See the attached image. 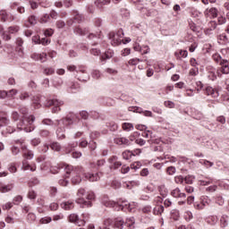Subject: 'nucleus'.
I'll return each instance as SVG.
<instances>
[{
  "label": "nucleus",
  "mask_w": 229,
  "mask_h": 229,
  "mask_svg": "<svg viewBox=\"0 0 229 229\" xmlns=\"http://www.w3.org/2000/svg\"><path fill=\"white\" fill-rule=\"evenodd\" d=\"M15 187V184L13 182H10L8 184H4L3 182L0 183V192L6 193L10 192L11 191H13V188Z\"/></svg>",
  "instance_id": "4468645a"
},
{
  "label": "nucleus",
  "mask_w": 229,
  "mask_h": 229,
  "mask_svg": "<svg viewBox=\"0 0 229 229\" xmlns=\"http://www.w3.org/2000/svg\"><path fill=\"white\" fill-rule=\"evenodd\" d=\"M64 105V101L58 99H50L47 102L46 106H54L52 108L53 114H56V112L60 111V106Z\"/></svg>",
  "instance_id": "6e6552de"
},
{
  "label": "nucleus",
  "mask_w": 229,
  "mask_h": 229,
  "mask_svg": "<svg viewBox=\"0 0 229 229\" xmlns=\"http://www.w3.org/2000/svg\"><path fill=\"white\" fill-rule=\"evenodd\" d=\"M105 71L107 72V74H111L112 76H115V74H117V70L115 69L106 68Z\"/></svg>",
  "instance_id": "338daca9"
},
{
  "label": "nucleus",
  "mask_w": 229,
  "mask_h": 229,
  "mask_svg": "<svg viewBox=\"0 0 229 229\" xmlns=\"http://www.w3.org/2000/svg\"><path fill=\"white\" fill-rule=\"evenodd\" d=\"M91 76L95 80H99L101 78V72H99V70H93L91 72Z\"/></svg>",
  "instance_id": "37998d69"
},
{
  "label": "nucleus",
  "mask_w": 229,
  "mask_h": 229,
  "mask_svg": "<svg viewBox=\"0 0 229 229\" xmlns=\"http://www.w3.org/2000/svg\"><path fill=\"white\" fill-rule=\"evenodd\" d=\"M20 112L23 116L20 123L17 124L18 130H23L26 131V133L33 131V130H35V125H33V123H35V116H28V108L26 107H21Z\"/></svg>",
  "instance_id": "f257e3e1"
},
{
  "label": "nucleus",
  "mask_w": 229,
  "mask_h": 229,
  "mask_svg": "<svg viewBox=\"0 0 229 229\" xmlns=\"http://www.w3.org/2000/svg\"><path fill=\"white\" fill-rule=\"evenodd\" d=\"M28 21L31 26H35V24H37V18L33 15L29 17Z\"/></svg>",
  "instance_id": "774afa93"
},
{
  "label": "nucleus",
  "mask_w": 229,
  "mask_h": 229,
  "mask_svg": "<svg viewBox=\"0 0 229 229\" xmlns=\"http://www.w3.org/2000/svg\"><path fill=\"white\" fill-rule=\"evenodd\" d=\"M67 71L70 72H76L75 78L79 80V81H83L87 83L88 81L90 80V75L87 72V67L83 65H79L78 67L74 64H70L67 66Z\"/></svg>",
  "instance_id": "7ed1b4c3"
},
{
  "label": "nucleus",
  "mask_w": 229,
  "mask_h": 229,
  "mask_svg": "<svg viewBox=\"0 0 229 229\" xmlns=\"http://www.w3.org/2000/svg\"><path fill=\"white\" fill-rule=\"evenodd\" d=\"M86 196V199L84 198ZM95 195L93 192H89L87 194V191H85V189L81 188L77 191V198L75 199V202L80 205L82 208L92 207V202L90 200L94 199Z\"/></svg>",
  "instance_id": "f03ea898"
},
{
  "label": "nucleus",
  "mask_w": 229,
  "mask_h": 229,
  "mask_svg": "<svg viewBox=\"0 0 229 229\" xmlns=\"http://www.w3.org/2000/svg\"><path fill=\"white\" fill-rule=\"evenodd\" d=\"M52 221L53 218H51V216H45L39 220V223L40 225H49V223H51Z\"/></svg>",
  "instance_id": "ea45409f"
},
{
  "label": "nucleus",
  "mask_w": 229,
  "mask_h": 229,
  "mask_svg": "<svg viewBox=\"0 0 229 229\" xmlns=\"http://www.w3.org/2000/svg\"><path fill=\"white\" fill-rule=\"evenodd\" d=\"M70 223H76L79 226H85V220H80L77 214H71L69 216Z\"/></svg>",
  "instance_id": "2eb2a0df"
},
{
  "label": "nucleus",
  "mask_w": 229,
  "mask_h": 229,
  "mask_svg": "<svg viewBox=\"0 0 229 229\" xmlns=\"http://www.w3.org/2000/svg\"><path fill=\"white\" fill-rule=\"evenodd\" d=\"M153 213L155 216H162L164 214V206L157 205L153 209Z\"/></svg>",
  "instance_id": "cd10ccee"
},
{
  "label": "nucleus",
  "mask_w": 229,
  "mask_h": 229,
  "mask_svg": "<svg viewBox=\"0 0 229 229\" xmlns=\"http://www.w3.org/2000/svg\"><path fill=\"white\" fill-rule=\"evenodd\" d=\"M204 94H206V96H211V98H219V91L210 86L204 89Z\"/></svg>",
  "instance_id": "ddd939ff"
},
{
  "label": "nucleus",
  "mask_w": 229,
  "mask_h": 229,
  "mask_svg": "<svg viewBox=\"0 0 229 229\" xmlns=\"http://www.w3.org/2000/svg\"><path fill=\"white\" fill-rule=\"evenodd\" d=\"M64 171H65V175H64L65 178H70L74 174H80V173H83V167L77 166L74 168V166L71 165H67L64 167Z\"/></svg>",
  "instance_id": "0eeeda50"
},
{
  "label": "nucleus",
  "mask_w": 229,
  "mask_h": 229,
  "mask_svg": "<svg viewBox=\"0 0 229 229\" xmlns=\"http://www.w3.org/2000/svg\"><path fill=\"white\" fill-rule=\"evenodd\" d=\"M10 123V120L6 116H0V128L1 126H6Z\"/></svg>",
  "instance_id": "c03bdc74"
},
{
  "label": "nucleus",
  "mask_w": 229,
  "mask_h": 229,
  "mask_svg": "<svg viewBox=\"0 0 229 229\" xmlns=\"http://www.w3.org/2000/svg\"><path fill=\"white\" fill-rule=\"evenodd\" d=\"M212 58L215 62H216V64H220L221 65V62H223V59L219 54L213 55Z\"/></svg>",
  "instance_id": "09e8293b"
},
{
  "label": "nucleus",
  "mask_w": 229,
  "mask_h": 229,
  "mask_svg": "<svg viewBox=\"0 0 229 229\" xmlns=\"http://www.w3.org/2000/svg\"><path fill=\"white\" fill-rule=\"evenodd\" d=\"M184 182L185 183H187L188 185H191V183H193L194 182V176L192 175H188L184 178Z\"/></svg>",
  "instance_id": "de8ad7c7"
},
{
  "label": "nucleus",
  "mask_w": 229,
  "mask_h": 229,
  "mask_svg": "<svg viewBox=\"0 0 229 229\" xmlns=\"http://www.w3.org/2000/svg\"><path fill=\"white\" fill-rule=\"evenodd\" d=\"M125 225H127V226L130 229H134L135 228V218L133 216L127 218Z\"/></svg>",
  "instance_id": "7c9ffc66"
},
{
  "label": "nucleus",
  "mask_w": 229,
  "mask_h": 229,
  "mask_svg": "<svg viewBox=\"0 0 229 229\" xmlns=\"http://www.w3.org/2000/svg\"><path fill=\"white\" fill-rule=\"evenodd\" d=\"M217 221H219V218L216 216H211L207 218L208 225H211V226L217 225Z\"/></svg>",
  "instance_id": "c85d7f7f"
},
{
  "label": "nucleus",
  "mask_w": 229,
  "mask_h": 229,
  "mask_svg": "<svg viewBox=\"0 0 229 229\" xmlns=\"http://www.w3.org/2000/svg\"><path fill=\"white\" fill-rule=\"evenodd\" d=\"M208 78L211 80V81H215L217 79V75L216 74V69H212L208 72Z\"/></svg>",
  "instance_id": "c9c22d12"
},
{
  "label": "nucleus",
  "mask_w": 229,
  "mask_h": 229,
  "mask_svg": "<svg viewBox=\"0 0 229 229\" xmlns=\"http://www.w3.org/2000/svg\"><path fill=\"white\" fill-rule=\"evenodd\" d=\"M40 138H34L30 140L31 146L37 147L38 144H40Z\"/></svg>",
  "instance_id": "680f3d73"
},
{
  "label": "nucleus",
  "mask_w": 229,
  "mask_h": 229,
  "mask_svg": "<svg viewBox=\"0 0 229 229\" xmlns=\"http://www.w3.org/2000/svg\"><path fill=\"white\" fill-rule=\"evenodd\" d=\"M166 173L170 176H173V174H174L176 173V168L174 166H168L166 168Z\"/></svg>",
  "instance_id": "8fccbe9b"
},
{
  "label": "nucleus",
  "mask_w": 229,
  "mask_h": 229,
  "mask_svg": "<svg viewBox=\"0 0 229 229\" xmlns=\"http://www.w3.org/2000/svg\"><path fill=\"white\" fill-rule=\"evenodd\" d=\"M140 135V133L135 131L129 137V141L131 143L133 141L137 142V138Z\"/></svg>",
  "instance_id": "a18cd8bd"
},
{
  "label": "nucleus",
  "mask_w": 229,
  "mask_h": 229,
  "mask_svg": "<svg viewBox=\"0 0 229 229\" xmlns=\"http://www.w3.org/2000/svg\"><path fill=\"white\" fill-rule=\"evenodd\" d=\"M104 205L105 207L114 208L115 205H117V203H115L114 200H106L104 201Z\"/></svg>",
  "instance_id": "864d4df0"
},
{
  "label": "nucleus",
  "mask_w": 229,
  "mask_h": 229,
  "mask_svg": "<svg viewBox=\"0 0 229 229\" xmlns=\"http://www.w3.org/2000/svg\"><path fill=\"white\" fill-rule=\"evenodd\" d=\"M51 167V162L49 161L43 162L40 165V170L42 171V173H50Z\"/></svg>",
  "instance_id": "aec40b11"
},
{
  "label": "nucleus",
  "mask_w": 229,
  "mask_h": 229,
  "mask_svg": "<svg viewBox=\"0 0 229 229\" xmlns=\"http://www.w3.org/2000/svg\"><path fill=\"white\" fill-rule=\"evenodd\" d=\"M193 207L196 210H203V208H205L203 204H201L200 201L199 202H194Z\"/></svg>",
  "instance_id": "13d9d810"
},
{
  "label": "nucleus",
  "mask_w": 229,
  "mask_h": 229,
  "mask_svg": "<svg viewBox=\"0 0 229 229\" xmlns=\"http://www.w3.org/2000/svg\"><path fill=\"white\" fill-rule=\"evenodd\" d=\"M139 62H142V60H140L139 58H132V59L129 60V65H137L139 64Z\"/></svg>",
  "instance_id": "0e129e2a"
},
{
  "label": "nucleus",
  "mask_w": 229,
  "mask_h": 229,
  "mask_svg": "<svg viewBox=\"0 0 229 229\" xmlns=\"http://www.w3.org/2000/svg\"><path fill=\"white\" fill-rule=\"evenodd\" d=\"M114 57V50L108 49L100 56L101 62H106V60H110Z\"/></svg>",
  "instance_id": "a211bd4d"
},
{
  "label": "nucleus",
  "mask_w": 229,
  "mask_h": 229,
  "mask_svg": "<svg viewBox=\"0 0 229 229\" xmlns=\"http://www.w3.org/2000/svg\"><path fill=\"white\" fill-rule=\"evenodd\" d=\"M76 148V144H69L68 147L65 148L64 153H66V155H69V153H71V151H72V148Z\"/></svg>",
  "instance_id": "6e6d98bb"
},
{
  "label": "nucleus",
  "mask_w": 229,
  "mask_h": 229,
  "mask_svg": "<svg viewBox=\"0 0 229 229\" xmlns=\"http://www.w3.org/2000/svg\"><path fill=\"white\" fill-rule=\"evenodd\" d=\"M114 143L118 146H130L131 144L130 140L126 138H115Z\"/></svg>",
  "instance_id": "6ab92c4d"
},
{
  "label": "nucleus",
  "mask_w": 229,
  "mask_h": 229,
  "mask_svg": "<svg viewBox=\"0 0 229 229\" xmlns=\"http://www.w3.org/2000/svg\"><path fill=\"white\" fill-rule=\"evenodd\" d=\"M51 149H53V151H60L62 149V146H60V143L58 142H53L50 145Z\"/></svg>",
  "instance_id": "79ce46f5"
},
{
  "label": "nucleus",
  "mask_w": 229,
  "mask_h": 229,
  "mask_svg": "<svg viewBox=\"0 0 229 229\" xmlns=\"http://www.w3.org/2000/svg\"><path fill=\"white\" fill-rule=\"evenodd\" d=\"M207 192H216L217 191V185H211L206 188Z\"/></svg>",
  "instance_id": "69168bd1"
},
{
  "label": "nucleus",
  "mask_w": 229,
  "mask_h": 229,
  "mask_svg": "<svg viewBox=\"0 0 229 229\" xmlns=\"http://www.w3.org/2000/svg\"><path fill=\"white\" fill-rule=\"evenodd\" d=\"M61 207L64 208V210H72L74 208V202L68 200L61 203Z\"/></svg>",
  "instance_id": "4be33fe9"
},
{
  "label": "nucleus",
  "mask_w": 229,
  "mask_h": 229,
  "mask_svg": "<svg viewBox=\"0 0 229 229\" xmlns=\"http://www.w3.org/2000/svg\"><path fill=\"white\" fill-rule=\"evenodd\" d=\"M199 164H201V165H205L207 167V169H208L209 167H212L214 165V163H212L207 159H200Z\"/></svg>",
  "instance_id": "f704fd0d"
},
{
  "label": "nucleus",
  "mask_w": 229,
  "mask_h": 229,
  "mask_svg": "<svg viewBox=\"0 0 229 229\" xmlns=\"http://www.w3.org/2000/svg\"><path fill=\"white\" fill-rule=\"evenodd\" d=\"M171 215L173 219H174V221H178V217H180V212L178 210L176 209L172 210Z\"/></svg>",
  "instance_id": "3c124183"
},
{
  "label": "nucleus",
  "mask_w": 229,
  "mask_h": 229,
  "mask_svg": "<svg viewBox=\"0 0 229 229\" xmlns=\"http://www.w3.org/2000/svg\"><path fill=\"white\" fill-rule=\"evenodd\" d=\"M72 123L73 121H72V118L71 117L64 118L57 122L58 128L56 131V134L58 139H65V134L64 133L65 131V127L71 126Z\"/></svg>",
  "instance_id": "39448f33"
},
{
  "label": "nucleus",
  "mask_w": 229,
  "mask_h": 229,
  "mask_svg": "<svg viewBox=\"0 0 229 229\" xmlns=\"http://www.w3.org/2000/svg\"><path fill=\"white\" fill-rule=\"evenodd\" d=\"M16 144H21V149L23 151V157L27 158V160H31L35 155L33 154V151L28 150V147L24 144V140H16Z\"/></svg>",
  "instance_id": "1a4fd4ad"
},
{
  "label": "nucleus",
  "mask_w": 229,
  "mask_h": 229,
  "mask_svg": "<svg viewBox=\"0 0 229 229\" xmlns=\"http://www.w3.org/2000/svg\"><path fill=\"white\" fill-rule=\"evenodd\" d=\"M131 157H133V153L131 151H124L123 153V157L124 158V160H130Z\"/></svg>",
  "instance_id": "49530a36"
},
{
  "label": "nucleus",
  "mask_w": 229,
  "mask_h": 229,
  "mask_svg": "<svg viewBox=\"0 0 229 229\" xmlns=\"http://www.w3.org/2000/svg\"><path fill=\"white\" fill-rule=\"evenodd\" d=\"M84 171L83 172H80L79 174H75L73 175H72V182L74 184V185H78V183H81V174H83Z\"/></svg>",
  "instance_id": "412c9836"
},
{
  "label": "nucleus",
  "mask_w": 229,
  "mask_h": 229,
  "mask_svg": "<svg viewBox=\"0 0 229 229\" xmlns=\"http://www.w3.org/2000/svg\"><path fill=\"white\" fill-rule=\"evenodd\" d=\"M171 196H173V198H181L182 199H185V198H187V195L182 192L180 188H175L174 191H172Z\"/></svg>",
  "instance_id": "dca6fc26"
},
{
  "label": "nucleus",
  "mask_w": 229,
  "mask_h": 229,
  "mask_svg": "<svg viewBox=\"0 0 229 229\" xmlns=\"http://www.w3.org/2000/svg\"><path fill=\"white\" fill-rule=\"evenodd\" d=\"M108 164H109V168L113 169L115 171L116 169H119L121 165H123V163L119 161V157L117 156H113L108 158Z\"/></svg>",
  "instance_id": "9b49d317"
},
{
  "label": "nucleus",
  "mask_w": 229,
  "mask_h": 229,
  "mask_svg": "<svg viewBox=\"0 0 229 229\" xmlns=\"http://www.w3.org/2000/svg\"><path fill=\"white\" fill-rule=\"evenodd\" d=\"M88 38H89V40H98L97 42L93 43L92 46H98V44L99 43V40H101V35H96L94 33H90L88 36Z\"/></svg>",
  "instance_id": "a878e982"
},
{
  "label": "nucleus",
  "mask_w": 229,
  "mask_h": 229,
  "mask_svg": "<svg viewBox=\"0 0 229 229\" xmlns=\"http://www.w3.org/2000/svg\"><path fill=\"white\" fill-rule=\"evenodd\" d=\"M90 55H93V56H99V55H101V50L93 47L90 49Z\"/></svg>",
  "instance_id": "603ef678"
},
{
  "label": "nucleus",
  "mask_w": 229,
  "mask_h": 229,
  "mask_svg": "<svg viewBox=\"0 0 229 229\" xmlns=\"http://www.w3.org/2000/svg\"><path fill=\"white\" fill-rule=\"evenodd\" d=\"M199 201H200V204L202 205V207H204V208H205V207H208V205H210V199H208V197L203 196L200 198Z\"/></svg>",
  "instance_id": "72a5a7b5"
},
{
  "label": "nucleus",
  "mask_w": 229,
  "mask_h": 229,
  "mask_svg": "<svg viewBox=\"0 0 229 229\" xmlns=\"http://www.w3.org/2000/svg\"><path fill=\"white\" fill-rule=\"evenodd\" d=\"M164 105L166 108H174V102L171 100L165 101Z\"/></svg>",
  "instance_id": "e2e57ef3"
},
{
  "label": "nucleus",
  "mask_w": 229,
  "mask_h": 229,
  "mask_svg": "<svg viewBox=\"0 0 229 229\" xmlns=\"http://www.w3.org/2000/svg\"><path fill=\"white\" fill-rule=\"evenodd\" d=\"M74 33L75 35H87V33H89V30L81 27H76L74 29Z\"/></svg>",
  "instance_id": "c756f323"
},
{
  "label": "nucleus",
  "mask_w": 229,
  "mask_h": 229,
  "mask_svg": "<svg viewBox=\"0 0 229 229\" xmlns=\"http://www.w3.org/2000/svg\"><path fill=\"white\" fill-rule=\"evenodd\" d=\"M208 12L213 19H216V17H217V13H219V11H217V8L216 7L210 8Z\"/></svg>",
  "instance_id": "4c0bfd02"
},
{
  "label": "nucleus",
  "mask_w": 229,
  "mask_h": 229,
  "mask_svg": "<svg viewBox=\"0 0 229 229\" xmlns=\"http://www.w3.org/2000/svg\"><path fill=\"white\" fill-rule=\"evenodd\" d=\"M213 182H214V180L212 178L207 177L206 179L199 180V185L205 187L207 185H210V183H213Z\"/></svg>",
  "instance_id": "393cba45"
},
{
  "label": "nucleus",
  "mask_w": 229,
  "mask_h": 229,
  "mask_svg": "<svg viewBox=\"0 0 229 229\" xmlns=\"http://www.w3.org/2000/svg\"><path fill=\"white\" fill-rule=\"evenodd\" d=\"M189 52H187V50H179V52L174 53L177 60H181L182 58H187Z\"/></svg>",
  "instance_id": "b1692460"
},
{
  "label": "nucleus",
  "mask_w": 229,
  "mask_h": 229,
  "mask_svg": "<svg viewBox=\"0 0 229 229\" xmlns=\"http://www.w3.org/2000/svg\"><path fill=\"white\" fill-rule=\"evenodd\" d=\"M42 124H45L46 126H53L55 124V122L49 118H46L42 121Z\"/></svg>",
  "instance_id": "5fc2aeb1"
},
{
  "label": "nucleus",
  "mask_w": 229,
  "mask_h": 229,
  "mask_svg": "<svg viewBox=\"0 0 229 229\" xmlns=\"http://www.w3.org/2000/svg\"><path fill=\"white\" fill-rule=\"evenodd\" d=\"M19 30H21V28H19V26H17V25L9 27L8 31L3 32L4 40H10V38H12L10 37V34L13 35V33H17V31H19ZM8 33H10V34H8Z\"/></svg>",
  "instance_id": "f8f14e48"
},
{
  "label": "nucleus",
  "mask_w": 229,
  "mask_h": 229,
  "mask_svg": "<svg viewBox=\"0 0 229 229\" xmlns=\"http://www.w3.org/2000/svg\"><path fill=\"white\" fill-rule=\"evenodd\" d=\"M22 169H23V171H37V166L36 165H34V166H31V165H28V161H26V160H23V162H22Z\"/></svg>",
  "instance_id": "bb28decb"
},
{
  "label": "nucleus",
  "mask_w": 229,
  "mask_h": 229,
  "mask_svg": "<svg viewBox=\"0 0 229 229\" xmlns=\"http://www.w3.org/2000/svg\"><path fill=\"white\" fill-rule=\"evenodd\" d=\"M18 92L17 89H11L7 91V98H13L14 96H17Z\"/></svg>",
  "instance_id": "4d7b16f0"
},
{
  "label": "nucleus",
  "mask_w": 229,
  "mask_h": 229,
  "mask_svg": "<svg viewBox=\"0 0 229 229\" xmlns=\"http://www.w3.org/2000/svg\"><path fill=\"white\" fill-rule=\"evenodd\" d=\"M110 228H117L123 229L124 228V220L121 216H117L114 219L107 218L104 221V229Z\"/></svg>",
  "instance_id": "20e7f679"
},
{
  "label": "nucleus",
  "mask_w": 229,
  "mask_h": 229,
  "mask_svg": "<svg viewBox=\"0 0 229 229\" xmlns=\"http://www.w3.org/2000/svg\"><path fill=\"white\" fill-rule=\"evenodd\" d=\"M14 205H19L22 201V196L17 195L16 197L13 198V199Z\"/></svg>",
  "instance_id": "052dcab7"
},
{
  "label": "nucleus",
  "mask_w": 229,
  "mask_h": 229,
  "mask_svg": "<svg viewBox=\"0 0 229 229\" xmlns=\"http://www.w3.org/2000/svg\"><path fill=\"white\" fill-rule=\"evenodd\" d=\"M219 44H227L228 43V36L226 34H221L218 36Z\"/></svg>",
  "instance_id": "473e14b6"
},
{
  "label": "nucleus",
  "mask_w": 229,
  "mask_h": 229,
  "mask_svg": "<svg viewBox=\"0 0 229 229\" xmlns=\"http://www.w3.org/2000/svg\"><path fill=\"white\" fill-rule=\"evenodd\" d=\"M43 72H44V74H46V76H51V75L55 74V68H53V67L45 68L43 70Z\"/></svg>",
  "instance_id": "58836bf2"
},
{
  "label": "nucleus",
  "mask_w": 229,
  "mask_h": 229,
  "mask_svg": "<svg viewBox=\"0 0 229 229\" xmlns=\"http://www.w3.org/2000/svg\"><path fill=\"white\" fill-rule=\"evenodd\" d=\"M194 216L192 215V212L191 211H185L184 215H183V218L185 219V221L189 222V221H192Z\"/></svg>",
  "instance_id": "e433bc0d"
},
{
  "label": "nucleus",
  "mask_w": 229,
  "mask_h": 229,
  "mask_svg": "<svg viewBox=\"0 0 229 229\" xmlns=\"http://www.w3.org/2000/svg\"><path fill=\"white\" fill-rule=\"evenodd\" d=\"M84 176L86 180H89V182H98L100 178L99 174L98 173L96 174L87 173V174H84Z\"/></svg>",
  "instance_id": "f3484780"
},
{
  "label": "nucleus",
  "mask_w": 229,
  "mask_h": 229,
  "mask_svg": "<svg viewBox=\"0 0 229 229\" xmlns=\"http://www.w3.org/2000/svg\"><path fill=\"white\" fill-rule=\"evenodd\" d=\"M221 67H219L216 71L217 76L220 78L223 76V74H229V63L228 60H223L221 62Z\"/></svg>",
  "instance_id": "9d476101"
},
{
  "label": "nucleus",
  "mask_w": 229,
  "mask_h": 229,
  "mask_svg": "<svg viewBox=\"0 0 229 229\" xmlns=\"http://www.w3.org/2000/svg\"><path fill=\"white\" fill-rule=\"evenodd\" d=\"M229 217L228 215H222L220 217V226L221 228H226L228 226Z\"/></svg>",
  "instance_id": "5701e85b"
},
{
  "label": "nucleus",
  "mask_w": 229,
  "mask_h": 229,
  "mask_svg": "<svg viewBox=\"0 0 229 229\" xmlns=\"http://www.w3.org/2000/svg\"><path fill=\"white\" fill-rule=\"evenodd\" d=\"M27 219H28V221H30V223H33V221H36L37 216L33 213H29Z\"/></svg>",
  "instance_id": "bf43d9fd"
},
{
  "label": "nucleus",
  "mask_w": 229,
  "mask_h": 229,
  "mask_svg": "<svg viewBox=\"0 0 229 229\" xmlns=\"http://www.w3.org/2000/svg\"><path fill=\"white\" fill-rule=\"evenodd\" d=\"M123 130H124V131H131V130H133V124L130 123H123Z\"/></svg>",
  "instance_id": "a19ab883"
},
{
  "label": "nucleus",
  "mask_w": 229,
  "mask_h": 229,
  "mask_svg": "<svg viewBox=\"0 0 229 229\" xmlns=\"http://www.w3.org/2000/svg\"><path fill=\"white\" fill-rule=\"evenodd\" d=\"M124 37V31H123V29L118 30L116 32H110L108 34V38L111 42V45L114 47L116 46L121 45L123 42V38Z\"/></svg>",
  "instance_id": "423d86ee"
},
{
  "label": "nucleus",
  "mask_w": 229,
  "mask_h": 229,
  "mask_svg": "<svg viewBox=\"0 0 229 229\" xmlns=\"http://www.w3.org/2000/svg\"><path fill=\"white\" fill-rule=\"evenodd\" d=\"M95 4L98 8H103L105 4H110V0H97L95 1Z\"/></svg>",
  "instance_id": "2f4dec72"
}]
</instances>
